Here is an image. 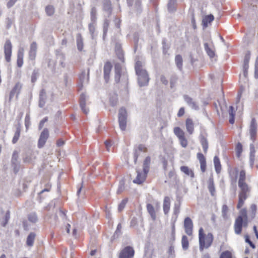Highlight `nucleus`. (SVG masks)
<instances>
[{"label":"nucleus","instance_id":"f257e3e1","mask_svg":"<svg viewBox=\"0 0 258 258\" xmlns=\"http://www.w3.org/2000/svg\"><path fill=\"white\" fill-rule=\"evenodd\" d=\"M249 131L250 140L252 141V143L250 145L249 154L250 163L251 166H252L255 159V150L253 143L255 140V137L257 133V123L256 120L254 118H252L251 120Z\"/></svg>","mask_w":258,"mask_h":258},{"label":"nucleus","instance_id":"f03ea898","mask_svg":"<svg viewBox=\"0 0 258 258\" xmlns=\"http://www.w3.org/2000/svg\"><path fill=\"white\" fill-rule=\"evenodd\" d=\"M135 71L138 76V81L140 87L147 86L150 80L149 75L146 70L142 68V63L140 61H137L135 64Z\"/></svg>","mask_w":258,"mask_h":258},{"label":"nucleus","instance_id":"7ed1b4c3","mask_svg":"<svg viewBox=\"0 0 258 258\" xmlns=\"http://www.w3.org/2000/svg\"><path fill=\"white\" fill-rule=\"evenodd\" d=\"M199 248L200 251H203L204 248H209L212 244L213 235L211 233H208L206 235L204 233L203 228H200L199 231Z\"/></svg>","mask_w":258,"mask_h":258},{"label":"nucleus","instance_id":"20e7f679","mask_svg":"<svg viewBox=\"0 0 258 258\" xmlns=\"http://www.w3.org/2000/svg\"><path fill=\"white\" fill-rule=\"evenodd\" d=\"M245 171L241 170L239 173V177L238 182V185L240 189L238 195L248 197V194L250 191V188L245 182Z\"/></svg>","mask_w":258,"mask_h":258},{"label":"nucleus","instance_id":"39448f33","mask_svg":"<svg viewBox=\"0 0 258 258\" xmlns=\"http://www.w3.org/2000/svg\"><path fill=\"white\" fill-rule=\"evenodd\" d=\"M127 122V112L126 109L122 107L118 112V122L119 127L121 131H125Z\"/></svg>","mask_w":258,"mask_h":258},{"label":"nucleus","instance_id":"423d86ee","mask_svg":"<svg viewBox=\"0 0 258 258\" xmlns=\"http://www.w3.org/2000/svg\"><path fill=\"white\" fill-rule=\"evenodd\" d=\"M134 248L130 246H127L121 250L119 258H132L134 255Z\"/></svg>","mask_w":258,"mask_h":258},{"label":"nucleus","instance_id":"0eeeda50","mask_svg":"<svg viewBox=\"0 0 258 258\" xmlns=\"http://www.w3.org/2000/svg\"><path fill=\"white\" fill-rule=\"evenodd\" d=\"M4 53L6 60L8 62H10L12 53V45L9 40H7L5 44Z\"/></svg>","mask_w":258,"mask_h":258},{"label":"nucleus","instance_id":"6e6552de","mask_svg":"<svg viewBox=\"0 0 258 258\" xmlns=\"http://www.w3.org/2000/svg\"><path fill=\"white\" fill-rule=\"evenodd\" d=\"M49 137V132L47 128H44L41 132L38 142V147L42 148Z\"/></svg>","mask_w":258,"mask_h":258},{"label":"nucleus","instance_id":"1a4fd4ad","mask_svg":"<svg viewBox=\"0 0 258 258\" xmlns=\"http://www.w3.org/2000/svg\"><path fill=\"white\" fill-rule=\"evenodd\" d=\"M204 49L207 55L211 58H213L215 56V48L212 41L210 44L205 42L204 44Z\"/></svg>","mask_w":258,"mask_h":258},{"label":"nucleus","instance_id":"9d476101","mask_svg":"<svg viewBox=\"0 0 258 258\" xmlns=\"http://www.w3.org/2000/svg\"><path fill=\"white\" fill-rule=\"evenodd\" d=\"M184 227L185 233L189 236L192 235L193 223L191 219L187 217H186L184 221Z\"/></svg>","mask_w":258,"mask_h":258},{"label":"nucleus","instance_id":"9b49d317","mask_svg":"<svg viewBox=\"0 0 258 258\" xmlns=\"http://www.w3.org/2000/svg\"><path fill=\"white\" fill-rule=\"evenodd\" d=\"M244 224V220L241 217H237L234 223V231L236 234H240L241 233L242 225Z\"/></svg>","mask_w":258,"mask_h":258},{"label":"nucleus","instance_id":"f8f14e48","mask_svg":"<svg viewBox=\"0 0 258 258\" xmlns=\"http://www.w3.org/2000/svg\"><path fill=\"white\" fill-rule=\"evenodd\" d=\"M22 85L20 83H17L12 90L11 91L9 96V100L11 101L13 98L16 95L18 97L21 90Z\"/></svg>","mask_w":258,"mask_h":258},{"label":"nucleus","instance_id":"ddd939ff","mask_svg":"<svg viewBox=\"0 0 258 258\" xmlns=\"http://www.w3.org/2000/svg\"><path fill=\"white\" fill-rule=\"evenodd\" d=\"M24 55V48L23 47H19L17 53V64L19 68L22 67L23 64V57Z\"/></svg>","mask_w":258,"mask_h":258},{"label":"nucleus","instance_id":"4468645a","mask_svg":"<svg viewBox=\"0 0 258 258\" xmlns=\"http://www.w3.org/2000/svg\"><path fill=\"white\" fill-rule=\"evenodd\" d=\"M238 173L237 169H235V170H230L229 171V175L231 178V184L234 188V190L235 191L236 189V178L237 175Z\"/></svg>","mask_w":258,"mask_h":258},{"label":"nucleus","instance_id":"2eb2a0df","mask_svg":"<svg viewBox=\"0 0 258 258\" xmlns=\"http://www.w3.org/2000/svg\"><path fill=\"white\" fill-rule=\"evenodd\" d=\"M37 46L35 42H33L30 45V48L29 52V59L33 60L35 59L36 56Z\"/></svg>","mask_w":258,"mask_h":258},{"label":"nucleus","instance_id":"dca6fc26","mask_svg":"<svg viewBox=\"0 0 258 258\" xmlns=\"http://www.w3.org/2000/svg\"><path fill=\"white\" fill-rule=\"evenodd\" d=\"M184 99L186 103L190 106L192 109L195 110H198L199 106L197 103L194 101L192 98L188 95H185L183 96Z\"/></svg>","mask_w":258,"mask_h":258},{"label":"nucleus","instance_id":"f3484780","mask_svg":"<svg viewBox=\"0 0 258 258\" xmlns=\"http://www.w3.org/2000/svg\"><path fill=\"white\" fill-rule=\"evenodd\" d=\"M112 68L111 63L107 62L104 66V78L105 82L107 83L109 79V75Z\"/></svg>","mask_w":258,"mask_h":258},{"label":"nucleus","instance_id":"a211bd4d","mask_svg":"<svg viewBox=\"0 0 258 258\" xmlns=\"http://www.w3.org/2000/svg\"><path fill=\"white\" fill-rule=\"evenodd\" d=\"M86 95L84 93L81 94L80 97V105L82 110L85 114H87L89 110L86 107Z\"/></svg>","mask_w":258,"mask_h":258},{"label":"nucleus","instance_id":"6ab92c4d","mask_svg":"<svg viewBox=\"0 0 258 258\" xmlns=\"http://www.w3.org/2000/svg\"><path fill=\"white\" fill-rule=\"evenodd\" d=\"M137 176L136 178L133 180L134 183L137 184H141L144 182L146 179V176L145 174L140 172L139 170L137 171Z\"/></svg>","mask_w":258,"mask_h":258},{"label":"nucleus","instance_id":"aec40b11","mask_svg":"<svg viewBox=\"0 0 258 258\" xmlns=\"http://www.w3.org/2000/svg\"><path fill=\"white\" fill-rule=\"evenodd\" d=\"M170 199L168 197H165L163 201V211L165 215L167 214L170 211Z\"/></svg>","mask_w":258,"mask_h":258},{"label":"nucleus","instance_id":"412c9836","mask_svg":"<svg viewBox=\"0 0 258 258\" xmlns=\"http://www.w3.org/2000/svg\"><path fill=\"white\" fill-rule=\"evenodd\" d=\"M80 81L81 83V87L83 84L87 83L89 81V71L86 72L85 71H83L79 76Z\"/></svg>","mask_w":258,"mask_h":258},{"label":"nucleus","instance_id":"4be33fe9","mask_svg":"<svg viewBox=\"0 0 258 258\" xmlns=\"http://www.w3.org/2000/svg\"><path fill=\"white\" fill-rule=\"evenodd\" d=\"M186 128L189 135L193 134L194 131V124L191 119L187 118L185 122Z\"/></svg>","mask_w":258,"mask_h":258},{"label":"nucleus","instance_id":"5701e85b","mask_svg":"<svg viewBox=\"0 0 258 258\" xmlns=\"http://www.w3.org/2000/svg\"><path fill=\"white\" fill-rule=\"evenodd\" d=\"M200 140L203 148L204 152L205 154H206L209 147L208 141L202 134H201L200 136Z\"/></svg>","mask_w":258,"mask_h":258},{"label":"nucleus","instance_id":"b1692460","mask_svg":"<svg viewBox=\"0 0 258 258\" xmlns=\"http://www.w3.org/2000/svg\"><path fill=\"white\" fill-rule=\"evenodd\" d=\"M46 92L44 89H42L39 94V106L40 107H43L45 103Z\"/></svg>","mask_w":258,"mask_h":258},{"label":"nucleus","instance_id":"393cba45","mask_svg":"<svg viewBox=\"0 0 258 258\" xmlns=\"http://www.w3.org/2000/svg\"><path fill=\"white\" fill-rule=\"evenodd\" d=\"M214 19L213 15L210 14L205 16L202 21L203 25L205 28L208 27V24L211 23Z\"/></svg>","mask_w":258,"mask_h":258},{"label":"nucleus","instance_id":"a878e982","mask_svg":"<svg viewBox=\"0 0 258 258\" xmlns=\"http://www.w3.org/2000/svg\"><path fill=\"white\" fill-rule=\"evenodd\" d=\"M180 169L181 172L184 173L186 175L190 176L191 178L194 177V173L192 170L189 169L187 166H181Z\"/></svg>","mask_w":258,"mask_h":258},{"label":"nucleus","instance_id":"bb28decb","mask_svg":"<svg viewBox=\"0 0 258 258\" xmlns=\"http://www.w3.org/2000/svg\"><path fill=\"white\" fill-rule=\"evenodd\" d=\"M115 52L118 59L122 62L124 61V55L120 45H116L115 46Z\"/></svg>","mask_w":258,"mask_h":258},{"label":"nucleus","instance_id":"cd10ccee","mask_svg":"<svg viewBox=\"0 0 258 258\" xmlns=\"http://www.w3.org/2000/svg\"><path fill=\"white\" fill-rule=\"evenodd\" d=\"M147 209L152 219L155 220L156 218V215L154 207L151 204H148L147 205Z\"/></svg>","mask_w":258,"mask_h":258},{"label":"nucleus","instance_id":"c85d7f7f","mask_svg":"<svg viewBox=\"0 0 258 258\" xmlns=\"http://www.w3.org/2000/svg\"><path fill=\"white\" fill-rule=\"evenodd\" d=\"M76 41L78 49L79 51H82L83 48V40L81 35L79 33L77 35Z\"/></svg>","mask_w":258,"mask_h":258},{"label":"nucleus","instance_id":"c756f323","mask_svg":"<svg viewBox=\"0 0 258 258\" xmlns=\"http://www.w3.org/2000/svg\"><path fill=\"white\" fill-rule=\"evenodd\" d=\"M240 215L238 217H241V218L244 220V225L246 226L247 224V210L245 208H243L240 210L239 212Z\"/></svg>","mask_w":258,"mask_h":258},{"label":"nucleus","instance_id":"7c9ffc66","mask_svg":"<svg viewBox=\"0 0 258 258\" xmlns=\"http://www.w3.org/2000/svg\"><path fill=\"white\" fill-rule=\"evenodd\" d=\"M214 164L216 172L219 173L221 171V166L220 160L217 156H215L214 158Z\"/></svg>","mask_w":258,"mask_h":258},{"label":"nucleus","instance_id":"2f4dec72","mask_svg":"<svg viewBox=\"0 0 258 258\" xmlns=\"http://www.w3.org/2000/svg\"><path fill=\"white\" fill-rule=\"evenodd\" d=\"M35 234L33 232H31L27 238L26 243L29 246H32L33 245L35 237Z\"/></svg>","mask_w":258,"mask_h":258},{"label":"nucleus","instance_id":"473e14b6","mask_svg":"<svg viewBox=\"0 0 258 258\" xmlns=\"http://www.w3.org/2000/svg\"><path fill=\"white\" fill-rule=\"evenodd\" d=\"M103 9L107 12L108 14H110L111 12V2L108 0H105L103 3Z\"/></svg>","mask_w":258,"mask_h":258},{"label":"nucleus","instance_id":"72a5a7b5","mask_svg":"<svg viewBox=\"0 0 258 258\" xmlns=\"http://www.w3.org/2000/svg\"><path fill=\"white\" fill-rule=\"evenodd\" d=\"M176 0H169L168 3V10L170 12H173L175 11V5Z\"/></svg>","mask_w":258,"mask_h":258},{"label":"nucleus","instance_id":"f704fd0d","mask_svg":"<svg viewBox=\"0 0 258 258\" xmlns=\"http://www.w3.org/2000/svg\"><path fill=\"white\" fill-rule=\"evenodd\" d=\"M174 133L178 139L185 136L184 132L179 127H175L174 128Z\"/></svg>","mask_w":258,"mask_h":258},{"label":"nucleus","instance_id":"c9c22d12","mask_svg":"<svg viewBox=\"0 0 258 258\" xmlns=\"http://www.w3.org/2000/svg\"><path fill=\"white\" fill-rule=\"evenodd\" d=\"M181 244L183 249L186 250L188 248L189 242L186 236L183 235L182 237Z\"/></svg>","mask_w":258,"mask_h":258},{"label":"nucleus","instance_id":"e433bc0d","mask_svg":"<svg viewBox=\"0 0 258 258\" xmlns=\"http://www.w3.org/2000/svg\"><path fill=\"white\" fill-rule=\"evenodd\" d=\"M248 197L238 195V202L237 205V208L240 209L244 204L245 200Z\"/></svg>","mask_w":258,"mask_h":258},{"label":"nucleus","instance_id":"4c0bfd02","mask_svg":"<svg viewBox=\"0 0 258 258\" xmlns=\"http://www.w3.org/2000/svg\"><path fill=\"white\" fill-rule=\"evenodd\" d=\"M208 189L209 191L211 193V196H214L215 195V188L213 180L212 179H211L209 180V183H208Z\"/></svg>","mask_w":258,"mask_h":258},{"label":"nucleus","instance_id":"58836bf2","mask_svg":"<svg viewBox=\"0 0 258 258\" xmlns=\"http://www.w3.org/2000/svg\"><path fill=\"white\" fill-rule=\"evenodd\" d=\"M175 61L176 64L179 70H182V58L180 55H177L175 56Z\"/></svg>","mask_w":258,"mask_h":258},{"label":"nucleus","instance_id":"ea45409f","mask_svg":"<svg viewBox=\"0 0 258 258\" xmlns=\"http://www.w3.org/2000/svg\"><path fill=\"white\" fill-rule=\"evenodd\" d=\"M125 180L123 178L119 181L118 189L117 190V194H120L122 193L125 189Z\"/></svg>","mask_w":258,"mask_h":258},{"label":"nucleus","instance_id":"a19ab883","mask_svg":"<svg viewBox=\"0 0 258 258\" xmlns=\"http://www.w3.org/2000/svg\"><path fill=\"white\" fill-rule=\"evenodd\" d=\"M89 32L91 35V37L93 39H95L96 35L95 34V23H91L89 25Z\"/></svg>","mask_w":258,"mask_h":258},{"label":"nucleus","instance_id":"79ce46f5","mask_svg":"<svg viewBox=\"0 0 258 258\" xmlns=\"http://www.w3.org/2000/svg\"><path fill=\"white\" fill-rule=\"evenodd\" d=\"M19 157V153L17 151H14L13 153L12 159H11V164H20L18 162V159Z\"/></svg>","mask_w":258,"mask_h":258},{"label":"nucleus","instance_id":"37998d69","mask_svg":"<svg viewBox=\"0 0 258 258\" xmlns=\"http://www.w3.org/2000/svg\"><path fill=\"white\" fill-rule=\"evenodd\" d=\"M167 253L168 254V258H174L175 256L174 247L173 244H171V245L169 247V248L167 251Z\"/></svg>","mask_w":258,"mask_h":258},{"label":"nucleus","instance_id":"c03bdc74","mask_svg":"<svg viewBox=\"0 0 258 258\" xmlns=\"http://www.w3.org/2000/svg\"><path fill=\"white\" fill-rule=\"evenodd\" d=\"M180 212V206L177 204H175L174 206L173 215L175 216L174 222H176L178 215Z\"/></svg>","mask_w":258,"mask_h":258},{"label":"nucleus","instance_id":"a18cd8bd","mask_svg":"<svg viewBox=\"0 0 258 258\" xmlns=\"http://www.w3.org/2000/svg\"><path fill=\"white\" fill-rule=\"evenodd\" d=\"M96 9L95 8H92L91 11V23H95L97 20L96 17Z\"/></svg>","mask_w":258,"mask_h":258},{"label":"nucleus","instance_id":"49530a36","mask_svg":"<svg viewBox=\"0 0 258 258\" xmlns=\"http://www.w3.org/2000/svg\"><path fill=\"white\" fill-rule=\"evenodd\" d=\"M45 12L48 16H51L54 13V8L52 6H47L45 8Z\"/></svg>","mask_w":258,"mask_h":258},{"label":"nucleus","instance_id":"de8ad7c7","mask_svg":"<svg viewBox=\"0 0 258 258\" xmlns=\"http://www.w3.org/2000/svg\"><path fill=\"white\" fill-rule=\"evenodd\" d=\"M228 211V208L226 205H224L222 208V215L223 218H227V213Z\"/></svg>","mask_w":258,"mask_h":258},{"label":"nucleus","instance_id":"09e8293b","mask_svg":"<svg viewBox=\"0 0 258 258\" xmlns=\"http://www.w3.org/2000/svg\"><path fill=\"white\" fill-rule=\"evenodd\" d=\"M20 136V130L19 128H17L16 131L14 136L13 137L12 142L13 144H15L17 142L19 137Z\"/></svg>","mask_w":258,"mask_h":258},{"label":"nucleus","instance_id":"8fccbe9b","mask_svg":"<svg viewBox=\"0 0 258 258\" xmlns=\"http://www.w3.org/2000/svg\"><path fill=\"white\" fill-rule=\"evenodd\" d=\"M121 228L122 226L120 223H119L117 226L116 229L114 232L113 236L114 237H118L121 234Z\"/></svg>","mask_w":258,"mask_h":258},{"label":"nucleus","instance_id":"3c124183","mask_svg":"<svg viewBox=\"0 0 258 258\" xmlns=\"http://www.w3.org/2000/svg\"><path fill=\"white\" fill-rule=\"evenodd\" d=\"M31 124L30 116L29 113H27L25 118V125L27 130L29 128Z\"/></svg>","mask_w":258,"mask_h":258},{"label":"nucleus","instance_id":"603ef678","mask_svg":"<svg viewBox=\"0 0 258 258\" xmlns=\"http://www.w3.org/2000/svg\"><path fill=\"white\" fill-rule=\"evenodd\" d=\"M181 146L183 148H186L187 146V140L185 138V136L178 139Z\"/></svg>","mask_w":258,"mask_h":258},{"label":"nucleus","instance_id":"864d4df0","mask_svg":"<svg viewBox=\"0 0 258 258\" xmlns=\"http://www.w3.org/2000/svg\"><path fill=\"white\" fill-rule=\"evenodd\" d=\"M108 26H109V21L106 19L104 21V23L103 24V38H104L105 36L106 35V34L107 32Z\"/></svg>","mask_w":258,"mask_h":258},{"label":"nucleus","instance_id":"5fc2aeb1","mask_svg":"<svg viewBox=\"0 0 258 258\" xmlns=\"http://www.w3.org/2000/svg\"><path fill=\"white\" fill-rule=\"evenodd\" d=\"M29 220L33 223H35L37 221V217L35 213L30 214L28 216Z\"/></svg>","mask_w":258,"mask_h":258},{"label":"nucleus","instance_id":"6e6d98bb","mask_svg":"<svg viewBox=\"0 0 258 258\" xmlns=\"http://www.w3.org/2000/svg\"><path fill=\"white\" fill-rule=\"evenodd\" d=\"M220 258H232L231 253L229 251H224L220 255Z\"/></svg>","mask_w":258,"mask_h":258},{"label":"nucleus","instance_id":"4d7b16f0","mask_svg":"<svg viewBox=\"0 0 258 258\" xmlns=\"http://www.w3.org/2000/svg\"><path fill=\"white\" fill-rule=\"evenodd\" d=\"M197 158L199 160L200 163L206 162V158L204 155L201 153H198L197 154Z\"/></svg>","mask_w":258,"mask_h":258},{"label":"nucleus","instance_id":"13d9d810","mask_svg":"<svg viewBox=\"0 0 258 258\" xmlns=\"http://www.w3.org/2000/svg\"><path fill=\"white\" fill-rule=\"evenodd\" d=\"M127 201L126 199H124L121 202V203L118 205V209L119 211H121L124 209V208L125 207V206L127 203Z\"/></svg>","mask_w":258,"mask_h":258},{"label":"nucleus","instance_id":"bf43d9fd","mask_svg":"<svg viewBox=\"0 0 258 258\" xmlns=\"http://www.w3.org/2000/svg\"><path fill=\"white\" fill-rule=\"evenodd\" d=\"M10 218V212L9 211H8L6 212V215H5V222L2 224V225L4 227H5L7 225Z\"/></svg>","mask_w":258,"mask_h":258},{"label":"nucleus","instance_id":"052dcab7","mask_svg":"<svg viewBox=\"0 0 258 258\" xmlns=\"http://www.w3.org/2000/svg\"><path fill=\"white\" fill-rule=\"evenodd\" d=\"M110 102L111 105L113 106L116 105L117 102V98L116 95L110 98Z\"/></svg>","mask_w":258,"mask_h":258},{"label":"nucleus","instance_id":"680f3d73","mask_svg":"<svg viewBox=\"0 0 258 258\" xmlns=\"http://www.w3.org/2000/svg\"><path fill=\"white\" fill-rule=\"evenodd\" d=\"M59 58L60 59V60H59L60 65L61 66V67L64 68L65 67V63H64V58L63 55H62V54L58 55L57 56V58Z\"/></svg>","mask_w":258,"mask_h":258},{"label":"nucleus","instance_id":"e2e57ef3","mask_svg":"<svg viewBox=\"0 0 258 258\" xmlns=\"http://www.w3.org/2000/svg\"><path fill=\"white\" fill-rule=\"evenodd\" d=\"M245 242L246 243H248L249 245L252 248H255V245L252 242V241L249 239V236L248 235H245Z\"/></svg>","mask_w":258,"mask_h":258},{"label":"nucleus","instance_id":"0e129e2a","mask_svg":"<svg viewBox=\"0 0 258 258\" xmlns=\"http://www.w3.org/2000/svg\"><path fill=\"white\" fill-rule=\"evenodd\" d=\"M257 210V206L255 204H252L250 206V210L252 214V217L255 216Z\"/></svg>","mask_w":258,"mask_h":258},{"label":"nucleus","instance_id":"69168bd1","mask_svg":"<svg viewBox=\"0 0 258 258\" xmlns=\"http://www.w3.org/2000/svg\"><path fill=\"white\" fill-rule=\"evenodd\" d=\"M115 74H121V67L119 63L115 64Z\"/></svg>","mask_w":258,"mask_h":258},{"label":"nucleus","instance_id":"338daca9","mask_svg":"<svg viewBox=\"0 0 258 258\" xmlns=\"http://www.w3.org/2000/svg\"><path fill=\"white\" fill-rule=\"evenodd\" d=\"M248 65L243 64V76L244 77L246 78L248 75Z\"/></svg>","mask_w":258,"mask_h":258},{"label":"nucleus","instance_id":"774afa93","mask_svg":"<svg viewBox=\"0 0 258 258\" xmlns=\"http://www.w3.org/2000/svg\"><path fill=\"white\" fill-rule=\"evenodd\" d=\"M237 153L239 156L242 151V147L240 143H238L237 145Z\"/></svg>","mask_w":258,"mask_h":258}]
</instances>
